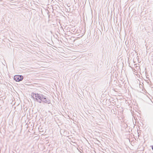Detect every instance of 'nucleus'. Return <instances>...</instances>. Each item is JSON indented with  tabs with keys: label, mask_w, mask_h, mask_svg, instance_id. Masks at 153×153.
I'll return each mask as SVG.
<instances>
[{
	"label": "nucleus",
	"mask_w": 153,
	"mask_h": 153,
	"mask_svg": "<svg viewBox=\"0 0 153 153\" xmlns=\"http://www.w3.org/2000/svg\"><path fill=\"white\" fill-rule=\"evenodd\" d=\"M32 10H34V9H32Z\"/></svg>",
	"instance_id": "nucleus-12"
},
{
	"label": "nucleus",
	"mask_w": 153,
	"mask_h": 153,
	"mask_svg": "<svg viewBox=\"0 0 153 153\" xmlns=\"http://www.w3.org/2000/svg\"><path fill=\"white\" fill-rule=\"evenodd\" d=\"M151 146L152 147V149L153 151V145L152 146Z\"/></svg>",
	"instance_id": "nucleus-5"
},
{
	"label": "nucleus",
	"mask_w": 153,
	"mask_h": 153,
	"mask_svg": "<svg viewBox=\"0 0 153 153\" xmlns=\"http://www.w3.org/2000/svg\"><path fill=\"white\" fill-rule=\"evenodd\" d=\"M44 95L40 94L32 93L31 96L34 101H36L39 103H42Z\"/></svg>",
	"instance_id": "nucleus-1"
},
{
	"label": "nucleus",
	"mask_w": 153,
	"mask_h": 153,
	"mask_svg": "<svg viewBox=\"0 0 153 153\" xmlns=\"http://www.w3.org/2000/svg\"><path fill=\"white\" fill-rule=\"evenodd\" d=\"M136 68L137 69H139L140 68V67L139 66H136Z\"/></svg>",
	"instance_id": "nucleus-4"
},
{
	"label": "nucleus",
	"mask_w": 153,
	"mask_h": 153,
	"mask_svg": "<svg viewBox=\"0 0 153 153\" xmlns=\"http://www.w3.org/2000/svg\"><path fill=\"white\" fill-rule=\"evenodd\" d=\"M91 12L92 13V10H91Z\"/></svg>",
	"instance_id": "nucleus-11"
},
{
	"label": "nucleus",
	"mask_w": 153,
	"mask_h": 153,
	"mask_svg": "<svg viewBox=\"0 0 153 153\" xmlns=\"http://www.w3.org/2000/svg\"><path fill=\"white\" fill-rule=\"evenodd\" d=\"M42 101V103H45L48 104H51V100L47 98V97L45 96H44Z\"/></svg>",
	"instance_id": "nucleus-3"
},
{
	"label": "nucleus",
	"mask_w": 153,
	"mask_h": 153,
	"mask_svg": "<svg viewBox=\"0 0 153 153\" xmlns=\"http://www.w3.org/2000/svg\"><path fill=\"white\" fill-rule=\"evenodd\" d=\"M52 11V12H53V10H51Z\"/></svg>",
	"instance_id": "nucleus-8"
},
{
	"label": "nucleus",
	"mask_w": 153,
	"mask_h": 153,
	"mask_svg": "<svg viewBox=\"0 0 153 153\" xmlns=\"http://www.w3.org/2000/svg\"><path fill=\"white\" fill-rule=\"evenodd\" d=\"M46 10V11H47V10ZM47 13H48H48H49V10H47Z\"/></svg>",
	"instance_id": "nucleus-6"
},
{
	"label": "nucleus",
	"mask_w": 153,
	"mask_h": 153,
	"mask_svg": "<svg viewBox=\"0 0 153 153\" xmlns=\"http://www.w3.org/2000/svg\"><path fill=\"white\" fill-rule=\"evenodd\" d=\"M23 79V76L22 75H16L14 76V79L16 82L22 81Z\"/></svg>",
	"instance_id": "nucleus-2"
},
{
	"label": "nucleus",
	"mask_w": 153,
	"mask_h": 153,
	"mask_svg": "<svg viewBox=\"0 0 153 153\" xmlns=\"http://www.w3.org/2000/svg\"><path fill=\"white\" fill-rule=\"evenodd\" d=\"M52 9H53V10H54V9H53V7H52Z\"/></svg>",
	"instance_id": "nucleus-9"
},
{
	"label": "nucleus",
	"mask_w": 153,
	"mask_h": 153,
	"mask_svg": "<svg viewBox=\"0 0 153 153\" xmlns=\"http://www.w3.org/2000/svg\"><path fill=\"white\" fill-rule=\"evenodd\" d=\"M71 11V10H67V12H70Z\"/></svg>",
	"instance_id": "nucleus-7"
},
{
	"label": "nucleus",
	"mask_w": 153,
	"mask_h": 153,
	"mask_svg": "<svg viewBox=\"0 0 153 153\" xmlns=\"http://www.w3.org/2000/svg\"><path fill=\"white\" fill-rule=\"evenodd\" d=\"M135 70V71H136V70L134 69H133V70Z\"/></svg>",
	"instance_id": "nucleus-10"
}]
</instances>
